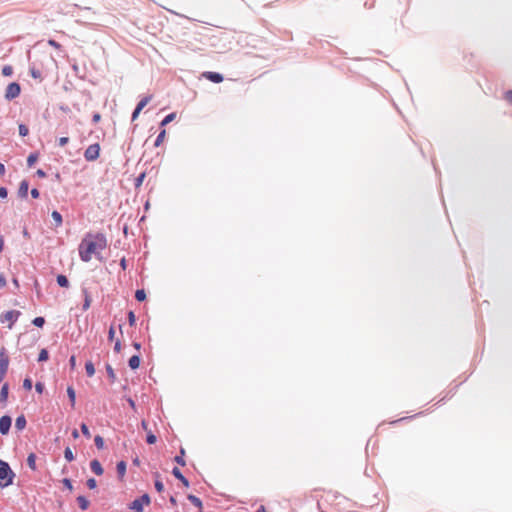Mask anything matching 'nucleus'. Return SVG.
<instances>
[{
  "mask_svg": "<svg viewBox=\"0 0 512 512\" xmlns=\"http://www.w3.org/2000/svg\"><path fill=\"white\" fill-rule=\"evenodd\" d=\"M62 483L64 484V486H65L68 490H70V491H72V490H73V486H72V483H71L70 479H68V478H64V479L62 480Z\"/></svg>",
  "mask_w": 512,
  "mask_h": 512,
  "instance_id": "nucleus-43",
  "label": "nucleus"
},
{
  "mask_svg": "<svg viewBox=\"0 0 512 512\" xmlns=\"http://www.w3.org/2000/svg\"><path fill=\"white\" fill-rule=\"evenodd\" d=\"M72 436H73L75 439H76V438H78V436H79L78 431H77V430H74V431L72 432Z\"/></svg>",
  "mask_w": 512,
  "mask_h": 512,
  "instance_id": "nucleus-63",
  "label": "nucleus"
},
{
  "mask_svg": "<svg viewBox=\"0 0 512 512\" xmlns=\"http://www.w3.org/2000/svg\"><path fill=\"white\" fill-rule=\"evenodd\" d=\"M94 442L98 449H102L104 447V440L100 435L95 437Z\"/></svg>",
  "mask_w": 512,
  "mask_h": 512,
  "instance_id": "nucleus-33",
  "label": "nucleus"
},
{
  "mask_svg": "<svg viewBox=\"0 0 512 512\" xmlns=\"http://www.w3.org/2000/svg\"><path fill=\"white\" fill-rule=\"evenodd\" d=\"M170 502H171L173 505H175V504H176V499H175V497H174V496H171V497H170Z\"/></svg>",
  "mask_w": 512,
  "mask_h": 512,
  "instance_id": "nucleus-64",
  "label": "nucleus"
},
{
  "mask_svg": "<svg viewBox=\"0 0 512 512\" xmlns=\"http://www.w3.org/2000/svg\"><path fill=\"white\" fill-rule=\"evenodd\" d=\"M120 264H121V267L125 270L126 269V259L124 257L121 259Z\"/></svg>",
  "mask_w": 512,
  "mask_h": 512,
  "instance_id": "nucleus-59",
  "label": "nucleus"
},
{
  "mask_svg": "<svg viewBox=\"0 0 512 512\" xmlns=\"http://www.w3.org/2000/svg\"><path fill=\"white\" fill-rule=\"evenodd\" d=\"M77 502L82 510H86L89 506V501L84 496H79Z\"/></svg>",
  "mask_w": 512,
  "mask_h": 512,
  "instance_id": "nucleus-22",
  "label": "nucleus"
},
{
  "mask_svg": "<svg viewBox=\"0 0 512 512\" xmlns=\"http://www.w3.org/2000/svg\"><path fill=\"white\" fill-rule=\"evenodd\" d=\"M9 366V356L3 348L0 351V382L3 381Z\"/></svg>",
  "mask_w": 512,
  "mask_h": 512,
  "instance_id": "nucleus-5",
  "label": "nucleus"
},
{
  "mask_svg": "<svg viewBox=\"0 0 512 512\" xmlns=\"http://www.w3.org/2000/svg\"><path fill=\"white\" fill-rule=\"evenodd\" d=\"M504 98L512 104V90H507L504 94Z\"/></svg>",
  "mask_w": 512,
  "mask_h": 512,
  "instance_id": "nucleus-45",
  "label": "nucleus"
},
{
  "mask_svg": "<svg viewBox=\"0 0 512 512\" xmlns=\"http://www.w3.org/2000/svg\"><path fill=\"white\" fill-rule=\"evenodd\" d=\"M100 120H101V115H100L99 113H95V114L93 115L92 121H93L94 123H98Z\"/></svg>",
  "mask_w": 512,
  "mask_h": 512,
  "instance_id": "nucleus-54",
  "label": "nucleus"
},
{
  "mask_svg": "<svg viewBox=\"0 0 512 512\" xmlns=\"http://www.w3.org/2000/svg\"><path fill=\"white\" fill-rule=\"evenodd\" d=\"M140 112H141V110H139V109L135 108V109H134V111H133V113H132V116H131V119H130V120H131V121H134V120L139 116Z\"/></svg>",
  "mask_w": 512,
  "mask_h": 512,
  "instance_id": "nucleus-52",
  "label": "nucleus"
},
{
  "mask_svg": "<svg viewBox=\"0 0 512 512\" xmlns=\"http://www.w3.org/2000/svg\"><path fill=\"white\" fill-rule=\"evenodd\" d=\"M2 74L4 76H11L13 74V68L10 65H6L2 68Z\"/></svg>",
  "mask_w": 512,
  "mask_h": 512,
  "instance_id": "nucleus-34",
  "label": "nucleus"
},
{
  "mask_svg": "<svg viewBox=\"0 0 512 512\" xmlns=\"http://www.w3.org/2000/svg\"><path fill=\"white\" fill-rule=\"evenodd\" d=\"M48 351L46 349H42L39 353V356H38V361L40 362H43V361H46L48 360Z\"/></svg>",
  "mask_w": 512,
  "mask_h": 512,
  "instance_id": "nucleus-32",
  "label": "nucleus"
},
{
  "mask_svg": "<svg viewBox=\"0 0 512 512\" xmlns=\"http://www.w3.org/2000/svg\"><path fill=\"white\" fill-rule=\"evenodd\" d=\"M30 72H31V75H32L33 78H41V73H40L39 70H36L35 68H32L30 70Z\"/></svg>",
  "mask_w": 512,
  "mask_h": 512,
  "instance_id": "nucleus-46",
  "label": "nucleus"
},
{
  "mask_svg": "<svg viewBox=\"0 0 512 512\" xmlns=\"http://www.w3.org/2000/svg\"><path fill=\"white\" fill-rule=\"evenodd\" d=\"M172 474L173 476L178 479L179 481L182 482V484L185 486V487H189V481L188 479L182 474V472L180 471V469L178 467H174L172 469Z\"/></svg>",
  "mask_w": 512,
  "mask_h": 512,
  "instance_id": "nucleus-10",
  "label": "nucleus"
},
{
  "mask_svg": "<svg viewBox=\"0 0 512 512\" xmlns=\"http://www.w3.org/2000/svg\"><path fill=\"white\" fill-rule=\"evenodd\" d=\"M6 285V280L4 277L0 276V287H4Z\"/></svg>",
  "mask_w": 512,
  "mask_h": 512,
  "instance_id": "nucleus-58",
  "label": "nucleus"
},
{
  "mask_svg": "<svg viewBox=\"0 0 512 512\" xmlns=\"http://www.w3.org/2000/svg\"><path fill=\"white\" fill-rule=\"evenodd\" d=\"M29 133L28 127L24 124L19 125V134L20 136L24 137L27 136Z\"/></svg>",
  "mask_w": 512,
  "mask_h": 512,
  "instance_id": "nucleus-35",
  "label": "nucleus"
},
{
  "mask_svg": "<svg viewBox=\"0 0 512 512\" xmlns=\"http://www.w3.org/2000/svg\"><path fill=\"white\" fill-rule=\"evenodd\" d=\"M45 323V320L43 317H36L34 320H33V324L37 327H42Z\"/></svg>",
  "mask_w": 512,
  "mask_h": 512,
  "instance_id": "nucleus-39",
  "label": "nucleus"
},
{
  "mask_svg": "<svg viewBox=\"0 0 512 512\" xmlns=\"http://www.w3.org/2000/svg\"><path fill=\"white\" fill-rule=\"evenodd\" d=\"M7 396H8V385L4 384L1 388L0 398L2 401H5L7 399Z\"/></svg>",
  "mask_w": 512,
  "mask_h": 512,
  "instance_id": "nucleus-30",
  "label": "nucleus"
},
{
  "mask_svg": "<svg viewBox=\"0 0 512 512\" xmlns=\"http://www.w3.org/2000/svg\"><path fill=\"white\" fill-rule=\"evenodd\" d=\"M48 44H49L51 47H54V48H56V49H59V48L61 47V45H60L58 42H56L55 40H52V39H50V40L48 41Z\"/></svg>",
  "mask_w": 512,
  "mask_h": 512,
  "instance_id": "nucleus-50",
  "label": "nucleus"
},
{
  "mask_svg": "<svg viewBox=\"0 0 512 512\" xmlns=\"http://www.w3.org/2000/svg\"><path fill=\"white\" fill-rule=\"evenodd\" d=\"M81 431H82V433H83V435L85 437H87V438L91 437V433H90L89 428H88V426L86 424L83 423L81 425Z\"/></svg>",
  "mask_w": 512,
  "mask_h": 512,
  "instance_id": "nucleus-38",
  "label": "nucleus"
},
{
  "mask_svg": "<svg viewBox=\"0 0 512 512\" xmlns=\"http://www.w3.org/2000/svg\"><path fill=\"white\" fill-rule=\"evenodd\" d=\"M90 468L98 476L102 475L104 472L101 463L96 459L91 461Z\"/></svg>",
  "mask_w": 512,
  "mask_h": 512,
  "instance_id": "nucleus-12",
  "label": "nucleus"
},
{
  "mask_svg": "<svg viewBox=\"0 0 512 512\" xmlns=\"http://www.w3.org/2000/svg\"><path fill=\"white\" fill-rule=\"evenodd\" d=\"M107 247L106 237L101 233H87L81 240L78 251L83 262L99 259Z\"/></svg>",
  "mask_w": 512,
  "mask_h": 512,
  "instance_id": "nucleus-1",
  "label": "nucleus"
},
{
  "mask_svg": "<svg viewBox=\"0 0 512 512\" xmlns=\"http://www.w3.org/2000/svg\"><path fill=\"white\" fill-rule=\"evenodd\" d=\"M184 454H185V450L183 448L180 449V455H177L175 456L174 458V461L181 465V466H184L186 463H185V460H184Z\"/></svg>",
  "mask_w": 512,
  "mask_h": 512,
  "instance_id": "nucleus-24",
  "label": "nucleus"
},
{
  "mask_svg": "<svg viewBox=\"0 0 512 512\" xmlns=\"http://www.w3.org/2000/svg\"><path fill=\"white\" fill-rule=\"evenodd\" d=\"M7 194H8L7 189L5 187H0V197L1 198H6Z\"/></svg>",
  "mask_w": 512,
  "mask_h": 512,
  "instance_id": "nucleus-53",
  "label": "nucleus"
},
{
  "mask_svg": "<svg viewBox=\"0 0 512 512\" xmlns=\"http://www.w3.org/2000/svg\"><path fill=\"white\" fill-rule=\"evenodd\" d=\"M155 489L157 492H162L164 490V485L161 480L156 479L154 483Z\"/></svg>",
  "mask_w": 512,
  "mask_h": 512,
  "instance_id": "nucleus-37",
  "label": "nucleus"
},
{
  "mask_svg": "<svg viewBox=\"0 0 512 512\" xmlns=\"http://www.w3.org/2000/svg\"><path fill=\"white\" fill-rule=\"evenodd\" d=\"M117 474H118V477L123 480L124 479V476L126 474V462L125 461H120L118 464H117Z\"/></svg>",
  "mask_w": 512,
  "mask_h": 512,
  "instance_id": "nucleus-13",
  "label": "nucleus"
},
{
  "mask_svg": "<svg viewBox=\"0 0 512 512\" xmlns=\"http://www.w3.org/2000/svg\"><path fill=\"white\" fill-rule=\"evenodd\" d=\"M257 512H267V511H266V508H265L263 505H261V506L258 508Z\"/></svg>",
  "mask_w": 512,
  "mask_h": 512,
  "instance_id": "nucleus-62",
  "label": "nucleus"
},
{
  "mask_svg": "<svg viewBox=\"0 0 512 512\" xmlns=\"http://www.w3.org/2000/svg\"><path fill=\"white\" fill-rule=\"evenodd\" d=\"M15 427L18 430H23L26 427V419L23 415L16 418Z\"/></svg>",
  "mask_w": 512,
  "mask_h": 512,
  "instance_id": "nucleus-15",
  "label": "nucleus"
},
{
  "mask_svg": "<svg viewBox=\"0 0 512 512\" xmlns=\"http://www.w3.org/2000/svg\"><path fill=\"white\" fill-rule=\"evenodd\" d=\"M165 135H166V131L165 130H161L160 133L158 134V136L156 137L155 142H154V145L156 147L159 146L163 142V140L165 138Z\"/></svg>",
  "mask_w": 512,
  "mask_h": 512,
  "instance_id": "nucleus-28",
  "label": "nucleus"
},
{
  "mask_svg": "<svg viewBox=\"0 0 512 512\" xmlns=\"http://www.w3.org/2000/svg\"><path fill=\"white\" fill-rule=\"evenodd\" d=\"M21 88L20 85L16 82L10 83L5 92V98L8 100H12L20 95Z\"/></svg>",
  "mask_w": 512,
  "mask_h": 512,
  "instance_id": "nucleus-7",
  "label": "nucleus"
},
{
  "mask_svg": "<svg viewBox=\"0 0 512 512\" xmlns=\"http://www.w3.org/2000/svg\"><path fill=\"white\" fill-rule=\"evenodd\" d=\"M20 315H21L20 311H17V310L7 311V312L1 314L0 322L2 324H7V327L9 329H11Z\"/></svg>",
  "mask_w": 512,
  "mask_h": 512,
  "instance_id": "nucleus-3",
  "label": "nucleus"
},
{
  "mask_svg": "<svg viewBox=\"0 0 512 512\" xmlns=\"http://www.w3.org/2000/svg\"><path fill=\"white\" fill-rule=\"evenodd\" d=\"M64 457H65V459H66L68 462H71V461H73V460H74V454H73L72 450H71L69 447H67V448L65 449V451H64Z\"/></svg>",
  "mask_w": 512,
  "mask_h": 512,
  "instance_id": "nucleus-29",
  "label": "nucleus"
},
{
  "mask_svg": "<svg viewBox=\"0 0 512 512\" xmlns=\"http://www.w3.org/2000/svg\"><path fill=\"white\" fill-rule=\"evenodd\" d=\"M115 333H116L115 326H114V325H111V327H110V329H109V336H108V338H109V340H110V341H114V340H116V339H115Z\"/></svg>",
  "mask_w": 512,
  "mask_h": 512,
  "instance_id": "nucleus-40",
  "label": "nucleus"
},
{
  "mask_svg": "<svg viewBox=\"0 0 512 512\" xmlns=\"http://www.w3.org/2000/svg\"><path fill=\"white\" fill-rule=\"evenodd\" d=\"M135 323V315L132 311H130V326Z\"/></svg>",
  "mask_w": 512,
  "mask_h": 512,
  "instance_id": "nucleus-56",
  "label": "nucleus"
},
{
  "mask_svg": "<svg viewBox=\"0 0 512 512\" xmlns=\"http://www.w3.org/2000/svg\"><path fill=\"white\" fill-rule=\"evenodd\" d=\"M188 500L197 508L201 509L203 507V503L201 499L193 494H189L187 496Z\"/></svg>",
  "mask_w": 512,
  "mask_h": 512,
  "instance_id": "nucleus-14",
  "label": "nucleus"
},
{
  "mask_svg": "<svg viewBox=\"0 0 512 512\" xmlns=\"http://www.w3.org/2000/svg\"><path fill=\"white\" fill-rule=\"evenodd\" d=\"M157 438L152 432H148L146 436V442L148 444H154L156 442Z\"/></svg>",
  "mask_w": 512,
  "mask_h": 512,
  "instance_id": "nucleus-36",
  "label": "nucleus"
},
{
  "mask_svg": "<svg viewBox=\"0 0 512 512\" xmlns=\"http://www.w3.org/2000/svg\"><path fill=\"white\" fill-rule=\"evenodd\" d=\"M128 231H129L128 225H124V226H123V233H124L125 235H127V234H128Z\"/></svg>",
  "mask_w": 512,
  "mask_h": 512,
  "instance_id": "nucleus-61",
  "label": "nucleus"
},
{
  "mask_svg": "<svg viewBox=\"0 0 512 512\" xmlns=\"http://www.w3.org/2000/svg\"><path fill=\"white\" fill-rule=\"evenodd\" d=\"M37 159H38L37 154H35V153L30 154V155L28 156V158H27V164H28V166H29V167L33 166V165H34V163L37 161Z\"/></svg>",
  "mask_w": 512,
  "mask_h": 512,
  "instance_id": "nucleus-31",
  "label": "nucleus"
},
{
  "mask_svg": "<svg viewBox=\"0 0 512 512\" xmlns=\"http://www.w3.org/2000/svg\"><path fill=\"white\" fill-rule=\"evenodd\" d=\"M51 217L54 220L56 227H59L62 225V216L58 211H53L51 214Z\"/></svg>",
  "mask_w": 512,
  "mask_h": 512,
  "instance_id": "nucleus-20",
  "label": "nucleus"
},
{
  "mask_svg": "<svg viewBox=\"0 0 512 512\" xmlns=\"http://www.w3.org/2000/svg\"><path fill=\"white\" fill-rule=\"evenodd\" d=\"M176 118V113L172 112L166 115L160 123V126H166Z\"/></svg>",
  "mask_w": 512,
  "mask_h": 512,
  "instance_id": "nucleus-18",
  "label": "nucleus"
},
{
  "mask_svg": "<svg viewBox=\"0 0 512 512\" xmlns=\"http://www.w3.org/2000/svg\"><path fill=\"white\" fill-rule=\"evenodd\" d=\"M67 394H68L71 406L74 408L75 402H76V393H75V390L73 389V387L69 386L67 388Z\"/></svg>",
  "mask_w": 512,
  "mask_h": 512,
  "instance_id": "nucleus-16",
  "label": "nucleus"
},
{
  "mask_svg": "<svg viewBox=\"0 0 512 512\" xmlns=\"http://www.w3.org/2000/svg\"><path fill=\"white\" fill-rule=\"evenodd\" d=\"M87 486L89 489H94L97 486V482L94 478H90L87 480Z\"/></svg>",
  "mask_w": 512,
  "mask_h": 512,
  "instance_id": "nucleus-42",
  "label": "nucleus"
},
{
  "mask_svg": "<svg viewBox=\"0 0 512 512\" xmlns=\"http://www.w3.org/2000/svg\"><path fill=\"white\" fill-rule=\"evenodd\" d=\"M135 298L137 301L142 302L146 299V293L144 289H138L135 292Z\"/></svg>",
  "mask_w": 512,
  "mask_h": 512,
  "instance_id": "nucleus-26",
  "label": "nucleus"
},
{
  "mask_svg": "<svg viewBox=\"0 0 512 512\" xmlns=\"http://www.w3.org/2000/svg\"><path fill=\"white\" fill-rule=\"evenodd\" d=\"M202 77L213 82V83H221L223 81V75L218 72L206 71L202 73Z\"/></svg>",
  "mask_w": 512,
  "mask_h": 512,
  "instance_id": "nucleus-8",
  "label": "nucleus"
},
{
  "mask_svg": "<svg viewBox=\"0 0 512 512\" xmlns=\"http://www.w3.org/2000/svg\"><path fill=\"white\" fill-rule=\"evenodd\" d=\"M15 473L10 468L9 464L0 460V487H7L13 484Z\"/></svg>",
  "mask_w": 512,
  "mask_h": 512,
  "instance_id": "nucleus-2",
  "label": "nucleus"
},
{
  "mask_svg": "<svg viewBox=\"0 0 512 512\" xmlns=\"http://www.w3.org/2000/svg\"><path fill=\"white\" fill-rule=\"evenodd\" d=\"M27 464L33 471L36 470V455L34 453L28 455Z\"/></svg>",
  "mask_w": 512,
  "mask_h": 512,
  "instance_id": "nucleus-17",
  "label": "nucleus"
},
{
  "mask_svg": "<svg viewBox=\"0 0 512 512\" xmlns=\"http://www.w3.org/2000/svg\"><path fill=\"white\" fill-rule=\"evenodd\" d=\"M100 146L98 143L88 146L84 152V157L87 161H94L99 157Z\"/></svg>",
  "mask_w": 512,
  "mask_h": 512,
  "instance_id": "nucleus-6",
  "label": "nucleus"
},
{
  "mask_svg": "<svg viewBox=\"0 0 512 512\" xmlns=\"http://www.w3.org/2000/svg\"><path fill=\"white\" fill-rule=\"evenodd\" d=\"M36 174L41 178H44L46 176V173L41 169H38Z\"/></svg>",
  "mask_w": 512,
  "mask_h": 512,
  "instance_id": "nucleus-57",
  "label": "nucleus"
},
{
  "mask_svg": "<svg viewBox=\"0 0 512 512\" xmlns=\"http://www.w3.org/2000/svg\"><path fill=\"white\" fill-rule=\"evenodd\" d=\"M57 283L61 287H68L69 284L67 277L64 275L57 276Z\"/></svg>",
  "mask_w": 512,
  "mask_h": 512,
  "instance_id": "nucleus-27",
  "label": "nucleus"
},
{
  "mask_svg": "<svg viewBox=\"0 0 512 512\" xmlns=\"http://www.w3.org/2000/svg\"><path fill=\"white\" fill-rule=\"evenodd\" d=\"M23 387L27 390H31L32 389V381L31 379L29 378H26L24 381H23Z\"/></svg>",
  "mask_w": 512,
  "mask_h": 512,
  "instance_id": "nucleus-44",
  "label": "nucleus"
},
{
  "mask_svg": "<svg viewBox=\"0 0 512 512\" xmlns=\"http://www.w3.org/2000/svg\"><path fill=\"white\" fill-rule=\"evenodd\" d=\"M69 364H70L71 369H75V367H76V357L74 355L70 357Z\"/></svg>",
  "mask_w": 512,
  "mask_h": 512,
  "instance_id": "nucleus-51",
  "label": "nucleus"
},
{
  "mask_svg": "<svg viewBox=\"0 0 512 512\" xmlns=\"http://www.w3.org/2000/svg\"><path fill=\"white\" fill-rule=\"evenodd\" d=\"M140 365V356L133 355L130 357V369H136Z\"/></svg>",
  "mask_w": 512,
  "mask_h": 512,
  "instance_id": "nucleus-19",
  "label": "nucleus"
},
{
  "mask_svg": "<svg viewBox=\"0 0 512 512\" xmlns=\"http://www.w3.org/2000/svg\"><path fill=\"white\" fill-rule=\"evenodd\" d=\"M106 371L111 383H114L116 381V375L110 364L106 365Z\"/></svg>",
  "mask_w": 512,
  "mask_h": 512,
  "instance_id": "nucleus-25",
  "label": "nucleus"
},
{
  "mask_svg": "<svg viewBox=\"0 0 512 512\" xmlns=\"http://www.w3.org/2000/svg\"><path fill=\"white\" fill-rule=\"evenodd\" d=\"M152 96L151 95H148V96H145L143 97L139 103L137 104L136 108L141 110L149 103V101L151 100Z\"/></svg>",
  "mask_w": 512,
  "mask_h": 512,
  "instance_id": "nucleus-21",
  "label": "nucleus"
},
{
  "mask_svg": "<svg viewBox=\"0 0 512 512\" xmlns=\"http://www.w3.org/2000/svg\"><path fill=\"white\" fill-rule=\"evenodd\" d=\"M39 195H40V194H39V191H38L36 188H33V189L31 190V196H32L33 198H35V199H36V198H38V197H39Z\"/></svg>",
  "mask_w": 512,
  "mask_h": 512,
  "instance_id": "nucleus-55",
  "label": "nucleus"
},
{
  "mask_svg": "<svg viewBox=\"0 0 512 512\" xmlns=\"http://www.w3.org/2000/svg\"><path fill=\"white\" fill-rule=\"evenodd\" d=\"M85 370L89 377H92L95 374V367L91 361L86 362Z\"/></svg>",
  "mask_w": 512,
  "mask_h": 512,
  "instance_id": "nucleus-23",
  "label": "nucleus"
},
{
  "mask_svg": "<svg viewBox=\"0 0 512 512\" xmlns=\"http://www.w3.org/2000/svg\"><path fill=\"white\" fill-rule=\"evenodd\" d=\"M69 142V138L68 137H61L59 138V146L63 147L65 146L67 143Z\"/></svg>",
  "mask_w": 512,
  "mask_h": 512,
  "instance_id": "nucleus-48",
  "label": "nucleus"
},
{
  "mask_svg": "<svg viewBox=\"0 0 512 512\" xmlns=\"http://www.w3.org/2000/svg\"><path fill=\"white\" fill-rule=\"evenodd\" d=\"M150 502V496L147 493H144L139 498H136L130 502V510H134L135 512H142L144 505H148Z\"/></svg>",
  "mask_w": 512,
  "mask_h": 512,
  "instance_id": "nucleus-4",
  "label": "nucleus"
},
{
  "mask_svg": "<svg viewBox=\"0 0 512 512\" xmlns=\"http://www.w3.org/2000/svg\"><path fill=\"white\" fill-rule=\"evenodd\" d=\"M29 184L27 180L21 181L18 189V195L21 198H26L28 195Z\"/></svg>",
  "mask_w": 512,
  "mask_h": 512,
  "instance_id": "nucleus-11",
  "label": "nucleus"
},
{
  "mask_svg": "<svg viewBox=\"0 0 512 512\" xmlns=\"http://www.w3.org/2000/svg\"><path fill=\"white\" fill-rule=\"evenodd\" d=\"M114 350L116 352H120V350H121V341L119 338H116V340H115Z\"/></svg>",
  "mask_w": 512,
  "mask_h": 512,
  "instance_id": "nucleus-49",
  "label": "nucleus"
},
{
  "mask_svg": "<svg viewBox=\"0 0 512 512\" xmlns=\"http://www.w3.org/2000/svg\"><path fill=\"white\" fill-rule=\"evenodd\" d=\"M11 418L7 415H4L0 418V433L2 435H6L11 427Z\"/></svg>",
  "mask_w": 512,
  "mask_h": 512,
  "instance_id": "nucleus-9",
  "label": "nucleus"
},
{
  "mask_svg": "<svg viewBox=\"0 0 512 512\" xmlns=\"http://www.w3.org/2000/svg\"><path fill=\"white\" fill-rule=\"evenodd\" d=\"M35 389H36V391H37L38 393H42V392H43V390H44V384H43V383H41V382H37V383L35 384Z\"/></svg>",
  "mask_w": 512,
  "mask_h": 512,
  "instance_id": "nucleus-47",
  "label": "nucleus"
},
{
  "mask_svg": "<svg viewBox=\"0 0 512 512\" xmlns=\"http://www.w3.org/2000/svg\"><path fill=\"white\" fill-rule=\"evenodd\" d=\"M145 178V173H141L136 179H135V187H139L142 182H143V179Z\"/></svg>",
  "mask_w": 512,
  "mask_h": 512,
  "instance_id": "nucleus-41",
  "label": "nucleus"
},
{
  "mask_svg": "<svg viewBox=\"0 0 512 512\" xmlns=\"http://www.w3.org/2000/svg\"><path fill=\"white\" fill-rule=\"evenodd\" d=\"M5 173V166L0 162V175Z\"/></svg>",
  "mask_w": 512,
  "mask_h": 512,
  "instance_id": "nucleus-60",
  "label": "nucleus"
}]
</instances>
